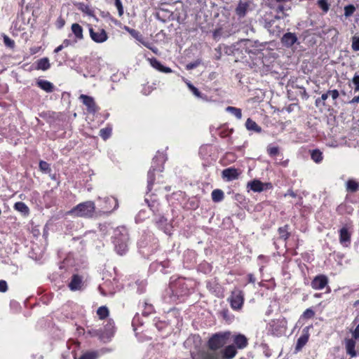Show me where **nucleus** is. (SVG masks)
<instances>
[{"instance_id":"f257e3e1","label":"nucleus","mask_w":359,"mask_h":359,"mask_svg":"<svg viewBox=\"0 0 359 359\" xmlns=\"http://www.w3.org/2000/svg\"><path fill=\"white\" fill-rule=\"evenodd\" d=\"M238 353L234 345L226 346L219 352H206L205 350H198L191 352L192 359H233Z\"/></svg>"},{"instance_id":"f03ea898","label":"nucleus","mask_w":359,"mask_h":359,"mask_svg":"<svg viewBox=\"0 0 359 359\" xmlns=\"http://www.w3.org/2000/svg\"><path fill=\"white\" fill-rule=\"evenodd\" d=\"M231 337L230 331L219 332L213 334L207 341L208 350L206 352H219V349L223 348Z\"/></svg>"},{"instance_id":"7ed1b4c3","label":"nucleus","mask_w":359,"mask_h":359,"mask_svg":"<svg viewBox=\"0 0 359 359\" xmlns=\"http://www.w3.org/2000/svg\"><path fill=\"white\" fill-rule=\"evenodd\" d=\"M95 205L94 202L88 201L81 203L74 207L70 213L74 216L80 217H92L95 213Z\"/></svg>"},{"instance_id":"20e7f679","label":"nucleus","mask_w":359,"mask_h":359,"mask_svg":"<svg viewBox=\"0 0 359 359\" xmlns=\"http://www.w3.org/2000/svg\"><path fill=\"white\" fill-rule=\"evenodd\" d=\"M287 322L285 318L273 319L267 325V331L275 337H281L287 330Z\"/></svg>"},{"instance_id":"39448f33","label":"nucleus","mask_w":359,"mask_h":359,"mask_svg":"<svg viewBox=\"0 0 359 359\" xmlns=\"http://www.w3.org/2000/svg\"><path fill=\"white\" fill-rule=\"evenodd\" d=\"M244 300V293L242 290L238 289L232 291L230 297L228 298L231 309L235 311H238L242 309Z\"/></svg>"},{"instance_id":"423d86ee","label":"nucleus","mask_w":359,"mask_h":359,"mask_svg":"<svg viewBox=\"0 0 359 359\" xmlns=\"http://www.w3.org/2000/svg\"><path fill=\"white\" fill-rule=\"evenodd\" d=\"M329 279L325 274H319L316 276L311 282V286L313 290H321L324 288H327V292L329 293L331 291L330 286L328 285Z\"/></svg>"},{"instance_id":"0eeeda50","label":"nucleus","mask_w":359,"mask_h":359,"mask_svg":"<svg viewBox=\"0 0 359 359\" xmlns=\"http://www.w3.org/2000/svg\"><path fill=\"white\" fill-rule=\"evenodd\" d=\"M128 235L126 232L125 233H122L121 238L117 236H115L114 243L115 245V250L118 255H123L128 250Z\"/></svg>"},{"instance_id":"6e6552de","label":"nucleus","mask_w":359,"mask_h":359,"mask_svg":"<svg viewBox=\"0 0 359 359\" xmlns=\"http://www.w3.org/2000/svg\"><path fill=\"white\" fill-rule=\"evenodd\" d=\"M89 27V34L91 39L95 43H101L106 41L108 39L107 32L104 29L98 28L97 30L93 29L91 25Z\"/></svg>"},{"instance_id":"1a4fd4ad","label":"nucleus","mask_w":359,"mask_h":359,"mask_svg":"<svg viewBox=\"0 0 359 359\" xmlns=\"http://www.w3.org/2000/svg\"><path fill=\"white\" fill-rule=\"evenodd\" d=\"M118 208V202L116 198L108 196L104 198L102 207L104 213L110 214Z\"/></svg>"},{"instance_id":"9d476101","label":"nucleus","mask_w":359,"mask_h":359,"mask_svg":"<svg viewBox=\"0 0 359 359\" xmlns=\"http://www.w3.org/2000/svg\"><path fill=\"white\" fill-rule=\"evenodd\" d=\"M170 287L172 290V292L177 296H182L186 294L188 292V288L185 285L184 280L182 278H179L175 282L172 283Z\"/></svg>"},{"instance_id":"9b49d317","label":"nucleus","mask_w":359,"mask_h":359,"mask_svg":"<svg viewBox=\"0 0 359 359\" xmlns=\"http://www.w3.org/2000/svg\"><path fill=\"white\" fill-rule=\"evenodd\" d=\"M79 99L82 101L83 104L87 107L89 113H95L98 110V107L93 99V97L86 95H81Z\"/></svg>"},{"instance_id":"f8f14e48","label":"nucleus","mask_w":359,"mask_h":359,"mask_svg":"<svg viewBox=\"0 0 359 359\" xmlns=\"http://www.w3.org/2000/svg\"><path fill=\"white\" fill-rule=\"evenodd\" d=\"M233 344L237 349H244L248 346V339L243 334H237L232 337Z\"/></svg>"},{"instance_id":"ddd939ff","label":"nucleus","mask_w":359,"mask_h":359,"mask_svg":"<svg viewBox=\"0 0 359 359\" xmlns=\"http://www.w3.org/2000/svg\"><path fill=\"white\" fill-rule=\"evenodd\" d=\"M240 174L241 172L238 169L231 167L222 170V177L229 182L238 179Z\"/></svg>"},{"instance_id":"4468645a","label":"nucleus","mask_w":359,"mask_h":359,"mask_svg":"<svg viewBox=\"0 0 359 359\" xmlns=\"http://www.w3.org/2000/svg\"><path fill=\"white\" fill-rule=\"evenodd\" d=\"M280 40L285 47L291 48L294 44L297 43L298 39L294 33L287 32L283 35Z\"/></svg>"},{"instance_id":"2eb2a0df","label":"nucleus","mask_w":359,"mask_h":359,"mask_svg":"<svg viewBox=\"0 0 359 359\" xmlns=\"http://www.w3.org/2000/svg\"><path fill=\"white\" fill-rule=\"evenodd\" d=\"M339 242L344 247H348L351 244V233L346 226H343L339 231Z\"/></svg>"},{"instance_id":"dca6fc26","label":"nucleus","mask_w":359,"mask_h":359,"mask_svg":"<svg viewBox=\"0 0 359 359\" xmlns=\"http://www.w3.org/2000/svg\"><path fill=\"white\" fill-rule=\"evenodd\" d=\"M83 279L79 274H74L68 284V287L72 291L80 290L83 287Z\"/></svg>"},{"instance_id":"f3484780","label":"nucleus","mask_w":359,"mask_h":359,"mask_svg":"<svg viewBox=\"0 0 359 359\" xmlns=\"http://www.w3.org/2000/svg\"><path fill=\"white\" fill-rule=\"evenodd\" d=\"M355 340L356 339H354L353 337L351 339L346 338L344 340L346 354L350 355L351 358L357 356V352L355 350Z\"/></svg>"},{"instance_id":"a211bd4d","label":"nucleus","mask_w":359,"mask_h":359,"mask_svg":"<svg viewBox=\"0 0 359 359\" xmlns=\"http://www.w3.org/2000/svg\"><path fill=\"white\" fill-rule=\"evenodd\" d=\"M309 327H306L303 330L302 334L299 337V338L297 339L296 346H295V351L299 352L300 351L303 347L307 344L309 339Z\"/></svg>"},{"instance_id":"6ab92c4d","label":"nucleus","mask_w":359,"mask_h":359,"mask_svg":"<svg viewBox=\"0 0 359 359\" xmlns=\"http://www.w3.org/2000/svg\"><path fill=\"white\" fill-rule=\"evenodd\" d=\"M249 3L247 1H240L235 9V13L239 18H244L249 9Z\"/></svg>"},{"instance_id":"aec40b11","label":"nucleus","mask_w":359,"mask_h":359,"mask_svg":"<svg viewBox=\"0 0 359 359\" xmlns=\"http://www.w3.org/2000/svg\"><path fill=\"white\" fill-rule=\"evenodd\" d=\"M149 64L152 67L163 73H171L172 70L168 67L163 66L156 57L148 59Z\"/></svg>"},{"instance_id":"412c9836","label":"nucleus","mask_w":359,"mask_h":359,"mask_svg":"<svg viewBox=\"0 0 359 359\" xmlns=\"http://www.w3.org/2000/svg\"><path fill=\"white\" fill-rule=\"evenodd\" d=\"M102 331L104 333L106 338L111 337L115 332L114 321L112 319H109L104 327V330Z\"/></svg>"},{"instance_id":"4be33fe9","label":"nucleus","mask_w":359,"mask_h":359,"mask_svg":"<svg viewBox=\"0 0 359 359\" xmlns=\"http://www.w3.org/2000/svg\"><path fill=\"white\" fill-rule=\"evenodd\" d=\"M36 86L46 93H52L55 88L54 85L47 80H38L36 81Z\"/></svg>"},{"instance_id":"5701e85b","label":"nucleus","mask_w":359,"mask_h":359,"mask_svg":"<svg viewBox=\"0 0 359 359\" xmlns=\"http://www.w3.org/2000/svg\"><path fill=\"white\" fill-rule=\"evenodd\" d=\"M247 187L254 192H262L264 191V183L259 180H253L248 182Z\"/></svg>"},{"instance_id":"b1692460","label":"nucleus","mask_w":359,"mask_h":359,"mask_svg":"<svg viewBox=\"0 0 359 359\" xmlns=\"http://www.w3.org/2000/svg\"><path fill=\"white\" fill-rule=\"evenodd\" d=\"M13 208L25 217L28 216L30 212L29 207L25 203L21 201L16 202L13 205Z\"/></svg>"},{"instance_id":"393cba45","label":"nucleus","mask_w":359,"mask_h":359,"mask_svg":"<svg viewBox=\"0 0 359 359\" xmlns=\"http://www.w3.org/2000/svg\"><path fill=\"white\" fill-rule=\"evenodd\" d=\"M245 127L248 130L260 133L262 130V128L252 118H248L245 122Z\"/></svg>"},{"instance_id":"a878e982","label":"nucleus","mask_w":359,"mask_h":359,"mask_svg":"<svg viewBox=\"0 0 359 359\" xmlns=\"http://www.w3.org/2000/svg\"><path fill=\"white\" fill-rule=\"evenodd\" d=\"M290 226L285 224L283 226H280L278 229V233L279 234V238L287 241L290 236V232L289 231Z\"/></svg>"},{"instance_id":"bb28decb","label":"nucleus","mask_w":359,"mask_h":359,"mask_svg":"<svg viewBox=\"0 0 359 359\" xmlns=\"http://www.w3.org/2000/svg\"><path fill=\"white\" fill-rule=\"evenodd\" d=\"M155 171L156 168H151L147 172V189L148 191L152 190L153 186L155 182Z\"/></svg>"},{"instance_id":"cd10ccee","label":"nucleus","mask_w":359,"mask_h":359,"mask_svg":"<svg viewBox=\"0 0 359 359\" xmlns=\"http://www.w3.org/2000/svg\"><path fill=\"white\" fill-rule=\"evenodd\" d=\"M71 29L76 39L82 40L83 39V28L79 24L73 23Z\"/></svg>"},{"instance_id":"c85d7f7f","label":"nucleus","mask_w":359,"mask_h":359,"mask_svg":"<svg viewBox=\"0 0 359 359\" xmlns=\"http://www.w3.org/2000/svg\"><path fill=\"white\" fill-rule=\"evenodd\" d=\"M212 200L215 203H219L224 200V193L222 189H214L211 193Z\"/></svg>"},{"instance_id":"c756f323","label":"nucleus","mask_w":359,"mask_h":359,"mask_svg":"<svg viewBox=\"0 0 359 359\" xmlns=\"http://www.w3.org/2000/svg\"><path fill=\"white\" fill-rule=\"evenodd\" d=\"M346 188L348 192H357L359 190V182L354 180H348L346 183Z\"/></svg>"},{"instance_id":"7c9ffc66","label":"nucleus","mask_w":359,"mask_h":359,"mask_svg":"<svg viewBox=\"0 0 359 359\" xmlns=\"http://www.w3.org/2000/svg\"><path fill=\"white\" fill-rule=\"evenodd\" d=\"M50 67L48 57H43L36 62V69L46 71Z\"/></svg>"},{"instance_id":"2f4dec72","label":"nucleus","mask_w":359,"mask_h":359,"mask_svg":"<svg viewBox=\"0 0 359 359\" xmlns=\"http://www.w3.org/2000/svg\"><path fill=\"white\" fill-rule=\"evenodd\" d=\"M96 313L100 320H104L109 316V310L106 306H100Z\"/></svg>"},{"instance_id":"473e14b6","label":"nucleus","mask_w":359,"mask_h":359,"mask_svg":"<svg viewBox=\"0 0 359 359\" xmlns=\"http://www.w3.org/2000/svg\"><path fill=\"white\" fill-rule=\"evenodd\" d=\"M233 130L229 128L226 126H221L218 128V135L222 138L230 137L233 133Z\"/></svg>"},{"instance_id":"72a5a7b5","label":"nucleus","mask_w":359,"mask_h":359,"mask_svg":"<svg viewBox=\"0 0 359 359\" xmlns=\"http://www.w3.org/2000/svg\"><path fill=\"white\" fill-rule=\"evenodd\" d=\"M311 159L317 163H319L323 161V153L319 149H314L311 151Z\"/></svg>"},{"instance_id":"f704fd0d","label":"nucleus","mask_w":359,"mask_h":359,"mask_svg":"<svg viewBox=\"0 0 359 359\" xmlns=\"http://www.w3.org/2000/svg\"><path fill=\"white\" fill-rule=\"evenodd\" d=\"M317 5L324 14L327 13L330 10V4L328 0H318Z\"/></svg>"},{"instance_id":"c9c22d12","label":"nucleus","mask_w":359,"mask_h":359,"mask_svg":"<svg viewBox=\"0 0 359 359\" xmlns=\"http://www.w3.org/2000/svg\"><path fill=\"white\" fill-rule=\"evenodd\" d=\"M266 151L270 157H274L279 154L280 148L278 146H273L272 144H269L266 148Z\"/></svg>"},{"instance_id":"e433bc0d","label":"nucleus","mask_w":359,"mask_h":359,"mask_svg":"<svg viewBox=\"0 0 359 359\" xmlns=\"http://www.w3.org/2000/svg\"><path fill=\"white\" fill-rule=\"evenodd\" d=\"M226 110L235 116L238 119H241L242 117V111L241 109L235 107H227Z\"/></svg>"},{"instance_id":"4c0bfd02","label":"nucleus","mask_w":359,"mask_h":359,"mask_svg":"<svg viewBox=\"0 0 359 359\" xmlns=\"http://www.w3.org/2000/svg\"><path fill=\"white\" fill-rule=\"evenodd\" d=\"M154 311V309L152 304L144 302V309L142 311V314L144 316H148Z\"/></svg>"},{"instance_id":"58836bf2","label":"nucleus","mask_w":359,"mask_h":359,"mask_svg":"<svg viewBox=\"0 0 359 359\" xmlns=\"http://www.w3.org/2000/svg\"><path fill=\"white\" fill-rule=\"evenodd\" d=\"M100 136L104 140H107L111 135V128H109V127H107V128H102L100 130V133H99Z\"/></svg>"},{"instance_id":"ea45409f","label":"nucleus","mask_w":359,"mask_h":359,"mask_svg":"<svg viewBox=\"0 0 359 359\" xmlns=\"http://www.w3.org/2000/svg\"><path fill=\"white\" fill-rule=\"evenodd\" d=\"M39 169L41 171L45 173H50L51 172L50 165L48 163L44 161H39Z\"/></svg>"},{"instance_id":"a19ab883","label":"nucleus","mask_w":359,"mask_h":359,"mask_svg":"<svg viewBox=\"0 0 359 359\" xmlns=\"http://www.w3.org/2000/svg\"><path fill=\"white\" fill-rule=\"evenodd\" d=\"M219 313L222 318L228 323L231 322L233 318V316L227 309L222 310Z\"/></svg>"},{"instance_id":"79ce46f5","label":"nucleus","mask_w":359,"mask_h":359,"mask_svg":"<svg viewBox=\"0 0 359 359\" xmlns=\"http://www.w3.org/2000/svg\"><path fill=\"white\" fill-rule=\"evenodd\" d=\"M315 316V311L311 309H306L301 315L302 319H311Z\"/></svg>"},{"instance_id":"37998d69","label":"nucleus","mask_w":359,"mask_h":359,"mask_svg":"<svg viewBox=\"0 0 359 359\" xmlns=\"http://www.w3.org/2000/svg\"><path fill=\"white\" fill-rule=\"evenodd\" d=\"M355 11V7L353 4L347 5L344 7V16L346 18L351 17Z\"/></svg>"},{"instance_id":"c03bdc74","label":"nucleus","mask_w":359,"mask_h":359,"mask_svg":"<svg viewBox=\"0 0 359 359\" xmlns=\"http://www.w3.org/2000/svg\"><path fill=\"white\" fill-rule=\"evenodd\" d=\"M88 333L92 337H97L100 339H102L105 338L104 333L103 332V331L102 330L92 329V330L88 331Z\"/></svg>"},{"instance_id":"a18cd8bd","label":"nucleus","mask_w":359,"mask_h":359,"mask_svg":"<svg viewBox=\"0 0 359 359\" xmlns=\"http://www.w3.org/2000/svg\"><path fill=\"white\" fill-rule=\"evenodd\" d=\"M4 43L6 46L10 48H15V41L6 34L3 35Z\"/></svg>"},{"instance_id":"49530a36","label":"nucleus","mask_w":359,"mask_h":359,"mask_svg":"<svg viewBox=\"0 0 359 359\" xmlns=\"http://www.w3.org/2000/svg\"><path fill=\"white\" fill-rule=\"evenodd\" d=\"M355 93L359 92V74L355 73L351 80Z\"/></svg>"},{"instance_id":"de8ad7c7","label":"nucleus","mask_w":359,"mask_h":359,"mask_svg":"<svg viewBox=\"0 0 359 359\" xmlns=\"http://www.w3.org/2000/svg\"><path fill=\"white\" fill-rule=\"evenodd\" d=\"M187 85L189 88V89L192 92V93L197 97H201V93L199 91V90L196 88L192 83L190 82H187Z\"/></svg>"},{"instance_id":"09e8293b","label":"nucleus","mask_w":359,"mask_h":359,"mask_svg":"<svg viewBox=\"0 0 359 359\" xmlns=\"http://www.w3.org/2000/svg\"><path fill=\"white\" fill-rule=\"evenodd\" d=\"M155 223L158 228L162 229L167 224V219L164 216L160 215L158 218L156 219Z\"/></svg>"},{"instance_id":"8fccbe9b","label":"nucleus","mask_w":359,"mask_h":359,"mask_svg":"<svg viewBox=\"0 0 359 359\" xmlns=\"http://www.w3.org/2000/svg\"><path fill=\"white\" fill-rule=\"evenodd\" d=\"M114 5L116 7L119 17L123 15V6L121 0H114Z\"/></svg>"},{"instance_id":"3c124183","label":"nucleus","mask_w":359,"mask_h":359,"mask_svg":"<svg viewBox=\"0 0 359 359\" xmlns=\"http://www.w3.org/2000/svg\"><path fill=\"white\" fill-rule=\"evenodd\" d=\"M351 48L354 51H359V37L353 36Z\"/></svg>"},{"instance_id":"603ef678","label":"nucleus","mask_w":359,"mask_h":359,"mask_svg":"<svg viewBox=\"0 0 359 359\" xmlns=\"http://www.w3.org/2000/svg\"><path fill=\"white\" fill-rule=\"evenodd\" d=\"M65 20L62 15L59 16L55 21V26L58 29H61L65 25Z\"/></svg>"},{"instance_id":"864d4df0","label":"nucleus","mask_w":359,"mask_h":359,"mask_svg":"<svg viewBox=\"0 0 359 359\" xmlns=\"http://www.w3.org/2000/svg\"><path fill=\"white\" fill-rule=\"evenodd\" d=\"M148 203V205L150 208V209L153 211L154 213H158L159 212V204L155 201H152L151 203H149L148 201H147Z\"/></svg>"},{"instance_id":"5fc2aeb1","label":"nucleus","mask_w":359,"mask_h":359,"mask_svg":"<svg viewBox=\"0 0 359 359\" xmlns=\"http://www.w3.org/2000/svg\"><path fill=\"white\" fill-rule=\"evenodd\" d=\"M328 95H329V93H328V90H327L326 93L322 94L320 97H318L316 100V104L318 106V104L322 101V102H323V105H325L324 102L328 98Z\"/></svg>"},{"instance_id":"6e6d98bb","label":"nucleus","mask_w":359,"mask_h":359,"mask_svg":"<svg viewBox=\"0 0 359 359\" xmlns=\"http://www.w3.org/2000/svg\"><path fill=\"white\" fill-rule=\"evenodd\" d=\"M97 357V355L95 353H86L83 355H82L79 359H95Z\"/></svg>"},{"instance_id":"4d7b16f0","label":"nucleus","mask_w":359,"mask_h":359,"mask_svg":"<svg viewBox=\"0 0 359 359\" xmlns=\"http://www.w3.org/2000/svg\"><path fill=\"white\" fill-rule=\"evenodd\" d=\"M329 95H330L333 100H336L339 97V92L337 89L328 90Z\"/></svg>"},{"instance_id":"13d9d810","label":"nucleus","mask_w":359,"mask_h":359,"mask_svg":"<svg viewBox=\"0 0 359 359\" xmlns=\"http://www.w3.org/2000/svg\"><path fill=\"white\" fill-rule=\"evenodd\" d=\"M8 290V285L6 280H0V292H5Z\"/></svg>"},{"instance_id":"bf43d9fd","label":"nucleus","mask_w":359,"mask_h":359,"mask_svg":"<svg viewBox=\"0 0 359 359\" xmlns=\"http://www.w3.org/2000/svg\"><path fill=\"white\" fill-rule=\"evenodd\" d=\"M248 283H255L256 281V278L253 274L249 273L248 275Z\"/></svg>"},{"instance_id":"052dcab7","label":"nucleus","mask_w":359,"mask_h":359,"mask_svg":"<svg viewBox=\"0 0 359 359\" xmlns=\"http://www.w3.org/2000/svg\"><path fill=\"white\" fill-rule=\"evenodd\" d=\"M285 11V7L282 4H279L277 8H276V13H283Z\"/></svg>"},{"instance_id":"680f3d73","label":"nucleus","mask_w":359,"mask_h":359,"mask_svg":"<svg viewBox=\"0 0 359 359\" xmlns=\"http://www.w3.org/2000/svg\"><path fill=\"white\" fill-rule=\"evenodd\" d=\"M359 102V95L355 96L349 101L350 104H357Z\"/></svg>"},{"instance_id":"e2e57ef3","label":"nucleus","mask_w":359,"mask_h":359,"mask_svg":"<svg viewBox=\"0 0 359 359\" xmlns=\"http://www.w3.org/2000/svg\"><path fill=\"white\" fill-rule=\"evenodd\" d=\"M285 196H290L292 198H295L297 196V194L292 189H289L287 194H285Z\"/></svg>"},{"instance_id":"0e129e2a","label":"nucleus","mask_w":359,"mask_h":359,"mask_svg":"<svg viewBox=\"0 0 359 359\" xmlns=\"http://www.w3.org/2000/svg\"><path fill=\"white\" fill-rule=\"evenodd\" d=\"M70 44L71 41L69 39H65L62 43V45L64 48L68 47L69 46H70Z\"/></svg>"},{"instance_id":"69168bd1","label":"nucleus","mask_w":359,"mask_h":359,"mask_svg":"<svg viewBox=\"0 0 359 359\" xmlns=\"http://www.w3.org/2000/svg\"><path fill=\"white\" fill-rule=\"evenodd\" d=\"M273 188V185L271 182L264 183V190L271 189Z\"/></svg>"},{"instance_id":"338daca9","label":"nucleus","mask_w":359,"mask_h":359,"mask_svg":"<svg viewBox=\"0 0 359 359\" xmlns=\"http://www.w3.org/2000/svg\"><path fill=\"white\" fill-rule=\"evenodd\" d=\"M64 48V47L62 46V45H60L58 46L57 48H55L54 50V53H59L60 51H61L62 49Z\"/></svg>"},{"instance_id":"774afa93","label":"nucleus","mask_w":359,"mask_h":359,"mask_svg":"<svg viewBox=\"0 0 359 359\" xmlns=\"http://www.w3.org/2000/svg\"><path fill=\"white\" fill-rule=\"evenodd\" d=\"M359 306V300H357L355 301L354 303H353V306L354 307H357Z\"/></svg>"}]
</instances>
